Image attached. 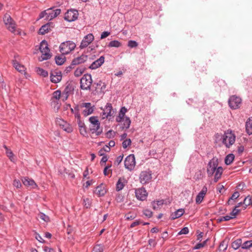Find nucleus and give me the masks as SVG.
I'll return each mask as SVG.
<instances>
[{
  "instance_id": "nucleus-31",
  "label": "nucleus",
  "mask_w": 252,
  "mask_h": 252,
  "mask_svg": "<svg viewBox=\"0 0 252 252\" xmlns=\"http://www.w3.org/2000/svg\"><path fill=\"white\" fill-rule=\"evenodd\" d=\"M246 130L248 134H252V119L250 118L246 122Z\"/></svg>"
},
{
  "instance_id": "nucleus-61",
  "label": "nucleus",
  "mask_w": 252,
  "mask_h": 252,
  "mask_svg": "<svg viewBox=\"0 0 252 252\" xmlns=\"http://www.w3.org/2000/svg\"><path fill=\"white\" fill-rule=\"evenodd\" d=\"M124 196L121 194H118L116 197V200L118 202L123 201Z\"/></svg>"
},
{
  "instance_id": "nucleus-35",
  "label": "nucleus",
  "mask_w": 252,
  "mask_h": 252,
  "mask_svg": "<svg viewBox=\"0 0 252 252\" xmlns=\"http://www.w3.org/2000/svg\"><path fill=\"white\" fill-rule=\"evenodd\" d=\"M234 155L233 154H229L227 155L225 158L224 162L226 165L231 164L234 159Z\"/></svg>"
},
{
  "instance_id": "nucleus-16",
  "label": "nucleus",
  "mask_w": 252,
  "mask_h": 252,
  "mask_svg": "<svg viewBox=\"0 0 252 252\" xmlns=\"http://www.w3.org/2000/svg\"><path fill=\"white\" fill-rule=\"evenodd\" d=\"M94 39V36L92 33H89L84 36L80 45L81 49L87 47Z\"/></svg>"
},
{
  "instance_id": "nucleus-13",
  "label": "nucleus",
  "mask_w": 252,
  "mask_h": 252,
  "mask_svg": "<svg viewBox=\"0 0 252 252\" xmlns=\"http://www.w3.org/2000/svg\"><path fill=\"white\" fill-rule=\"evenodd\" d=\"M125 167L126 168L131 170L135 165V159L134 155L128 156L125 160Z\"/></svg>"
},
{
  "instance_id": "nucleus-29",
  "label": "nucleus",
  "mask_w": 252,
  "mask_h": 252,
  "mask_svg": "<svg viewBox=\"0 0 252 252\" xmlns=\"http://www.w3.org/2000/svg\"><path fill=\"white\" fill-rule=\"evenodd\" d=\"M223 171L222 167L221 166H219L217 167V169L215 171V177H214V182L215 183L217 182L218 180L220 178L221 176L222 175Z\"/></svg>"
},
{
  "instance_id": "nucleus-51",
  "label": "nucleus",
  "mask_w": 252,
  "mask_h": 252,
  "mask_svg": "<svg viewBox=\"0 0 252 252\" xmlns=\"http://www.w3.org/2000/svg\"><path fill=\"white\" fill-rule=\"evenodd\" d=\"M106 137L107 138L110 139L113 138L115 135V132L113 130H109L105 134Z\"/></svg>"
},
{
  "instance_id": "nucleus-25",
  "label": "nucleus",
  "mask_w": 252,
  "mask_h": 252,
  "mask_svg": "<svg viewBox=\"0 0 252 252\" xmlns=\"http://www.w3.org/2000/svg\"><path fill=\"white\" fill-rule=\"evenodd\" d=\"M185 213V210L183 209H179L172 213L170 215V219L171 220H174L181 217Z\"/></svg>"
},
{
  "instance_id": "nucleus-41",
  "label": "nucleus",
  "mask_w": 252,
  "mask_h": 252,
  "mask_svg": "<svg viewBox=\"0 0 252 252\" xmlns=\"http://www.w3.org/2000/svg\"><path fill=\"white\" fill-rule=\"evenodd\" d=\"M13 64L15 68L19 72H22V71H24V66L19 64L17 61H14Z\"/></svg>"
},
{
  "instance_id": "nucleus-55",
  "label": "nucleus",
  "mask_w": 252,
  "mask_h": 252,
  "mask_svg": "<svg viewBox=\"0 0 252 252\" xmlns=\"http://www.w3.org/2000/svg\"><path fill=\"white\" fill-rule=\"evenodd\" d=\"M128 46L130 48H135L137 47L138 43L134 40H129L128 42Z\"/></svg>"
},
{
  "instance_id": "nucleus-5",
  "label": "nucleus",
  "mask_w": 252,
  "mask_h": 252,
  "mask_svg": "<svg viewBox=\"0 0 252 252\" xmlns=\"http://www.w3.org/2000/svg\"><path fill=\"white\" fill-rule=\"evenodd\" d=\"M92 83L91 75L85 74L80 79V88L84 90H91Z\"/></svg>"
},
{
  "instance_id": "nucleus-56",
  "label": "nucleus",
  "mask_w": 252,
  "mask_h": 252,
  "mask_svg": "<svg viewBox=\"0 0 252 252\" xmlns=\"http://www.w3.org/2000/svg\"><path fill=\"white\" fill-rule=\"evenodd\" d=\"M143 214L148 218H150L153 216V212L148 209H145L143 211Z\"/></svg>"
},
{
  "instance_id": "nucleus-3",
  "label": "nucleus",
  "mask_w": 252,
  "mask_h": 252,
  "mask_svg": "<svg viewBox=\"0 0 252 252\" xmlns=\"http://www.w3.org/2000/svg\"><path fill=\"white\" fill-rule=\"evenodd\" d=\"M39 50L42 53L41 59L40 61L47 60L51 57V55L50 54V49L48 48V44L47 42L44 40L40 42Z\"/></svg>"
},
{
  "instance_id": "nucleus-24",
  "label": "nucleus",
  "mask_w": 252,
  "mask_h": 252,
  "mask_svg": "<svg viewBox=\"0 0 252 252\" xmlns=\"http://www.w3.org/2000/svg\"><path fill=\"white\" fill-rule=\"evenodd\" d=\"M77 123L80 134L83 136H86L87 135V131L84 123L79 120L77 121Z\"/></svg>"
},
{
  "instance_id": "nucleus-28",
  "label": "nucleus",
  "mask_w": 252,
  "mask_h": 252,
  "mask_svg": "<svg viewBox=\"0 0 252 252\" xmlns=\"http://www.w3.org/2000/svg\"><path fill=\"white\" fill-rule=\"evenodd\" d=\"M65 54H62L61 55L56 56L55 57L56 63L58 65H61L64 63L66 61V58L64 56Z\"/></svg>"
},
{
  "instance_id": "nucleus-57",
  "label": "nucleus",
  "mask_w": 252,
  "mask_h": 252,
  "mask_svg": "<svg viewBox=\"0 0 252 252\" xmlns=\"http://www.w3.org/2000/svg\"><path fill=\"white\" fill-rule=\"evenodd\" d=\"M127 112V109L125 107H122L120 111L119 115L125 117V114Z\"/></svg>"
},
{
  "instance_id": "nucleus-19",
  "label": "nucleus",
  "mask_w": 252,
  "mask_h": 252,
  "mask_svg": "<svg viewBox=\"0 0 252 252\" xmlns=\"http://www.w3.org/2000/svg\"><path fill=\"white\" fill-rule=\"evenodd\" d=\"M81 107L86 108V109L84 110L82 112L83 115L85 117L92 114L94 111L93 107L91 106V103L90 102L82 103Z\"/></svg>"
},
{
  "instance_id": "nucleus-7",
  "label": "nucleus",
  "mask_w": 252,
  "mask_h": 252,
  "mask_svg": "<svg viewBox=\"0 0 252 252\" xmlns=\"http://www.w3.org/2000/svg\"><path fill=\"white\" fill-rule=\"evenodd\" d=\"M218 163V159L217 158H213L210 160L207 168V172L209 177L213 176L215 173Z\"/></svg>"
},
{
  "instance_id": "nucleus-34",
  "label": "nucleus",
  "mask_w": 252,
  "mask_h": 252,
  "mask_svg": "<svg viewBox=\"0 0 252 252\" xmlns=\"http://www.w3.org/2000/svg\"><path fill=\"white\" fill-rule=\"evenodd\" d=\"M228 246V241L226 240L221 241L219 246V251L220 252H224Z\"/></svg>"
},
{
  "instance_id": "nucleus-4",
  "label": "nucleus",
  "mask_w": 252,
  "mask_h": 252,
  "mask_svg": "<svg viewBox=\"0 0 252 252\" xmlns=\"http://www.w3.org/2000/svg\"><path fill=\"white\" fill-rule=\"evenodd\" d=\"M76 47V44L72 41H66L62 43L60 46V51L63 54H68Z\"/></svg>"
},
{
  "instance_id": "nucleus-62",
  "label": "nucleus",
  "mask_w": 252,
  "mask_h": 252,
  "mask_svg": "<svg viewBox=\"0 0 252 252\" xmlns=\"http://www.w3.org/2000/svg\"><path fill=\"white\" fill-rule=\"evenodd\" d=\"M110 34V32H107V31L103 32H102V33L101 34L100 38L101 39H104V38L107 37Z\"/></svg>"
},
{
  "instance_id": "nucleus-48",
  "label": "nucleus",
  "mask_w": 252,
  "mask_h": 252,
  "mask_svg": "<svg viewBox=\"0 0 252 252\" xmlns=\"http://www.w3.org/2000/svg\"><path fill=\"white\" fill-rule=\"evenodd\" d=\"M252 247V245L251 240L247 241L242 245V248L243 249H249Z\"/></svg>"
},
{
  "instance_id": "nucleus-37",
  "label": "nucleus",
  "mask_w": 252,
  "mask_h": 252,
  "mask_svg": "<svg viewBox=\"0 0 252 252\" xmlns=\"http://www.w3.org/2000/svg\"><path fill=\"white\" fill-rule=\"evenodd\" d=\"M240 194L238 191H235L232 195V196L229 198L227 203L228 205H232L233 204V202L232 200H234L239 197Z\"/></svg>"
},
{
  "instance_id": "nucleus-10",
  "label": "nucleus",
  "mask_w": 252,
  "mask_h": 252,
  "mask_svg": "<svg viewBox=\"0 0 252 252\" xmlns=\"http://www.w3.org/2000/svg\"><path fill=\"white\" fill-rule=\"evenodd\" d=\"M241 98L235 95L231 96L228 99L229 107L232 109H236L240 107L241 103Z\"/></svg>"
},
{
  "instance_id": "nucleus-60",
  "label": "nucleus",
  "mask_w": 252,
  "mask_h": 252,
  "mask_svg": "<svg viewBox=\"0 0 252 252\" xmlns=\"http://www.w3.org/2000/svg\"><path fill=\"white\" fill-rule=\"evenodd\" d=\"M123 158V155L122 156H119L118 157L115 161V164L119 165L122 161Z\"/></svg>"
},
{
  "instance_id": "nucleus-63",
  "label": "nucleus",
  "mask_w": 252,
  "mask_h": 252,
  "mask_svg": "<svg viewBox=\"0 0 252 252\" xmlns=\"http://www.w3.org/2000/svg\"><path fill=\"white\" fill-rule=\"evenodd\" d=\"M13 185L17 188H20L21 187V183L20 181L15 180L13 182Z\"/></svg>"
},
{
  "instance_id": "nucleus-21",
  "label": "nucleus",
  "mask_w": 252,
  "mask_h": 252,
  "mask_svg": "<svg viewBox=\"0 0 252 252\" xmlns=\"http://www.w3.org/2000/svg\"><path fill=\"white\" fill-rule=\"evenodd\" d=\"M88 59V56L82 54L81 56L74 58L72 61V65H77L79 64L84 63L86 62Z\"/></svg>"
},
{
  "instance_id": "nucleus-64",
  "label": "nucleus",
  "mask_w": 252,
  "mask_h": 252,
  "mask_svg": "<svg viewBox=\"0 0 252 252\" xmlns=\"http://www.w3.org/2000/svg\"><path fill=\"white\" fill-rule=\"evenodd\" d=\"M75 66V65H72L71 63L70 65L66 67L64 71L66 73H67L69 72L73 68H74Z\"/></svg>"
},
{
  "instance_id": "nucleus-38",
  "label": "nucleus",
  "mask_w": 252,
  "mask_h": 252,
  "mask_svg": "<svg viewBox=\"0 0 252 252\" xmlns=\"http://www.w3.org/2000/svg\"><path fill=\"white\" fill-rule=\"evenodd\" d=\"M244 209H246L248 206L252 204V196L248 195L246 197L243 201Z\"/></svg>"
},
{
  "instance_id": "nucleus-50",
  "label": "nucleus",
  "mask_w": 252,
  "mask_h": 252,
  "mask_svg": "<svg viewBox=\"0 0 252 252\" xmlns=\"http://www.w3.org/2000/svg\"><path fill=\"white\" fill-rule=\"evenodd\" d=\"M208 240V239H207L205 241H204L202 243H200L197 244L195 245V246L193 248V249L197 250V249H200V248H203V247H204L206 245Z\"/></svg>"
},
{
  "instance_id": "nucleus-44",
  "label": "nucleus",
  "mask_w": 252,
  "mask_h": 252,
  "mask_svg": "<svg viewBox=\"0 0 252 252\" xmlns=\"http://www.w3.org/2000/svg\"><path fill=\"white\" fill-rule=\"evenodd\" d=\"M241 210L238 209L234 208L233 210L230 212L229 217L231 219H233L236 218V216L240 212Z\"/></svg>"
},
{
  "instance_id": "nucleus-18",
  "label": "nucleus",
  "mask_w": 252,
  "mask_h": 252,
  "mask_svg": "<svg viewBox=\"0 0 252 252\" xmlns=\"http://www.w3.org/2000/svg\"><path fill=\"white\" fill-rule=\"evenodd\" d=\"M62 78V75L61 71H51L50 73V80L54 83L60 82Z\"/></svg>"
},
{
  "instance_id": "nucleus-2",
  "label": "nucleus",
  "mask_w": 252,
  "mask_h": 252,
  "mask_svg": "<svg viewBox=\"0 0 252 252\" xmlns=\"http://www.w3.org/2000/svg\"><path fill=\"white\" fill-rule=\"evenodd\" d=\"M236 136L231 130H227L222 136V142L227 148H229L235 141Z\"/></svg>"
},
{
  "instance_id": "nucleus-33",
  "label": "nucleus",
  "mask_w": 252,
  "mask_h": 252,
  "mask_svg": "<svg viewBox=\"0 0 252 252\" xmlns=\"http://www.w3.org/2000/svg\"><path fill=\"white\" fill-rule=\"evenodd\" d=\"M3 148L5 150V153L6 156L9 158V159L11 161H13L14 160V154L12 151L9 149L6 145H3Z\"/></svg>"
},
{
  "instance_id": "nucleus-46",
  "label": "nucleus",
  "mask_w": 252,
  "mask_h": 252,
  "mask_svg": "<svg viewBox=\"0 0 252 252\" xmlns=\"http://www.w3.org/2000/svg\"><path fill=\"white\" fill-rule=\"evenodd\" d=\"M92 200L88 198L83 199L84 206L87 209L91 208L92 206Z\"/></svg>"
},
{
  "instance_id": "nucleus-27",
  "label": "nucleus",
  "mask_w": 252,
  "mask_h": 252,
  "mask_svg": "<svg viewBox=\"0 0 252 252\" xmlns=\"http://www.w3.org/2000/svg\"><path fill=\"white\" fill-rule=\"evenodd\" d=\"M103 111L106 112L107 116H112L115 113V111L113 109L112 105L110 103H107L103 109Z\"/></svg>"
},
{
  "instance_id": "nucleus-43",
  "label": "nucleus",
  "mask_w": 252,
  "mask_h": 252,
  "mask_svg": "<svg viewBox=\"0 0 252 252\" xmlns=\"http://www.w3.org/2000/svg\"><path fill=\"white\" fill-rule=\"evenodd\" d=\"M122 43L119 42V41L118 40H113V41H110L108 45V46L109 47H121L122 46Z\"/></svg>"
},
{
  "instance_id": "nucleus-26",
  "label": "nucleus",
  "mask_w": 252,
  "mask_h": 252,
  "mask_svg": "<svg viewBox=\"0 0 252 252\" xmlns=\"http://www.w3.org/2000/svg\"><path fill=\"white\" fill-rule=\"evenodd\" d=\"M23 184L26 186H30L32 188H35L37 187L36 184L34 182V181L31 179L25 177L22 180Z\"/></svg>"
},
{
  "instance_id": "nucleus-23",
  "label": "nucleus",
  "mask_w": 252,
  "mask_h": 252,
  "mask_svg": "<svg viewBox=\"0 0 252 252\" xmlns=\"http://www.w3.org/2000/svg\"><path fill=\"white\" fill-rule=\"evenodd\" d=\"M95 194H96L98 196H103L106 193V189L105 188V186L103 184H101L99 186H98L96 188L94 191Z\"/></svg>"
},
{
  "instance_id": "nucleus-54",
  "label": "nucleus",
  "mask_w": 252,
  "mask_h": 252,
  "mask_svg": "<svg viewBox=\"0 0 252 252\" xmlns=\"http://www.w3.org/2000/svg\"><path fill=\"white\" fill-rule=\"evenodd\" d=\"M61 92L60 90L54 92L53 94V98L59 100L61 97Z\"/></svg>"
},
{
  "instance_id": "nucleus-12",
  "label": "nucleus",
  "mask_w": 252,
  "mask_h": 252,
  "mask_svg": "<svg viewBox=\"0 0 252 252\" xmlns=\"http://www.w3.org/2000/svg\"><path fill=\"white\" fill-rule=\"evenodd\" d=\"M135 193L136 198L140 201L146 200L148 194L147 190L144 187L135 189Z\"/></svg>"
},
{
  "instance_id": "nucleus-39",
  "label": "nucleus",
  "mask_w": 252,
  "mask_h": 252,
  "mask_svg": "<svg viewBox=\"0 0 252 252\" xmlns=\"http://www.w3.org/2000/svg\"><path fill=\"white\" fill-rule=\"evenodd\" d=\"M241 246H242V240L241 239H238L232 243V247L234 250L238 249Z\"/></svg>"
},
{
  "instance_id": "nucleus-11",
  "label": "nucleus",
  "mask_w": 252,
  "mask_h": 252,
  "mask_svg": "<svg viewBox=\"0 0 252 252\" xmlns=\"http://www.w3.org/2000/svg\"><path fill=\"white\" fill-rule=\"evenodd\" d=\"M56 123L61 128L68 133H70L73 131L72 126L61 118H57L56 120Z\"/></svg>"
},
{
  "instance_id": "nucleus-14",
  "label": "nucleus",
  "mask_w": 252,
  "mask_h": 252,
  "mask_svg": "<svg viewBox=\"0 0 252 252\" xmlns=\"http://www.w3.org/2000/svg\"><path fill=\"white\" fill-rule=\"evenodd\" d=\"M3 21L6 25L8 26V29L11 32L15 31V22L11 16L7 14H5L3 17Z\"/></svg>"
},
{
  "instance_id": "nucleus-47",
  "label": "nucleus",
  "mask_w": 252,
  "mask_h": 252,
  "mask_svg": "<svg viewBox=\"0 0 252 252\" xmlns=\"http://www.w3.org/2000/svg\"><path fill=\"white\" fill-rule=\"evenodd\" d=\"M93 251L94 252H103L104 246L100 244H97L94 247Z\"/></svg>"
},
{
  "instance_id": "nucleus-9",
  "label": "nucleus",
  "mask_w": 252,
  "mask_h": 252,
  "mask_svg": "<svg viewBox=\"0 0 252 252\" xmlns=\"http://www.w3.org/2000/svg\"><path fill=\"white\" fill-rule=\"evenodd\" d=\"M152 172L149 169L142 171L139 175L140 182L142 184H148L152 179Z\"/></svg>"
},
{
  "instance_id": "nucleus-20",
  "label": "nucleus",
  "mask_w": 252,
  "mask_h": 252,
  "mask_svg": "<svg viewBox=\"0 0 252 252\" xmlns=\"http://www.w3.org/2000/svg\"><path fill=\"white\" fill-rule=\"evenodd\" d=\"M104 57L102 56L99 59L94 61L89 67L91 69H95L100 67L104 62Z\"/></svg>"
},
{
  "instance_id": "nucleus-32",
  "label": "nucleus",
  "mask_w": 252,
  "mask_h": 252,
  "mask_svg": "<svg viewBox=\"0 0 252 252\" xmlns=\"http://www.w3.org/2000/svg\"><path fill=\"white\" fill-rule=\"evenodd\" d=\"M122 122H123V124L122 128L123 129H128L129 127L131 124V121L130 120V118L127 117H125Z\"/></svg>"
},
{
  "instance_id": "nucleus-53",
  "label": "nucleus",
  "mask_w": 252,
  "mask_h": 252,
  "mask_svg": "<svg viewBox=\"0 0 252 252\" xmlns=\"http://www.w3.org/2000/svg\"><path fill=\"white\" fill-rule=\"evenodd\" d=\"M131 143V140L130 139H126L124 140L122 143L123 147L124 149H126L128 146L130 145Z\"/></svg>"
},
{
  "instance_id": "nucleus-17",
  "label": "nucleus",
  "mask_w": 252,
  "mask_h": 252,
  "mask_svg": "<svg viewBox=\"0 0 252 252\" xmlns=\"http://www.w3.org/2000/svg\"><path fill=\"white\" fill-rule=\"evenodd\" d=\"M54 25L53 23L49 22L47 24L43 25L39 29L38 33L41 35H44L46 33H48L51 30V28H53Z\"/></svg>"
},
{
  "instance_id": "nucleus-45",
  "label": "nucleus",
  "mask_w": 252,
  "mask_h": 252,
  "mask_svg": "<svg viewBox=\"0 0 252 252\" xmlns=\"http://www.w3.org/2000/svg\"><path fill=\"white\" fill-rule=\"evenodd\" d=\"M125 186V184L122 182V179L119 178L117 184H116V190L117 191H120L122 190Z\"/></svg>"
},
{
  "instance_id": "nucleus-1",
  "label": "nucleus",
  "mask_w": 252,
  "mask_h": 252,
  "mask_svg": "<svg viewBox=\"0 0 252 252\" xmlns=\"http://www.w3.org/2000/svg\"><path fill=\"white\" fill-rule=\"evenodd\" d=\"M90 125L89 130L92 134L95 133L96 136L102 133V128H100V123L96 116H92L89 118Z\"/></svg>"
},
{
  "instance_id": "nucleus-30",
  "label": "nucleus",
  "mask_w": 252,
  "mask_h": 252,
  "mask_svg": "<svg viewBox=\"0 0 252 252\" xmlns=\"http://www.w3.org/2000/svg\"><path fill=\"white\" fill-rule=\"evenodd\" d=\"M74 86L73 85V84L71 82H67L66 84L65 88L63 93L64 94H70L74 91Z\"/></svg>"
},
{
  "instance_id": "nucleus-36",
  "label": "nucleus",
  "mask_w": 252,
  "mask_h": 252,
  "mask_svg": "<svg viewBox=\"0 0 252 252\" xmlns=\"http://www.w3.org/2000/svg\"><path fill=\"white\" fill-rule=\"evenodd\" d=\"M152 208L154 210H158L160 206H162L163 204V200H158V201H154L152 202Z\"/></svg>"
},
{
  "instance_id": "nucleus-8",
  "label": "nucleus",
  "mask_w": 252,
  "mask_h": 252,
  "mask_svg": "<svg viewBox=\"0 0 252 252\" xmlns=\"http://www.w3.org/2000/svg\"><path fill=\"white\" fill-rule=\"evenodd\" d=\"M78 11L75 9L68 10L64 14V19L69 22L76 20L78 17Z\"/></svg>"
},
{
  "instance_id": "nucleus-58",
  "label": "nucleus",
  "mask_w": 252,
  "mask_h": 252,
  "mask_svg": "<svg viewBox=\"0 0 252 252\" xmlns=\"http://www.w3.org/2000/svg\"><path fill=\"white\" fill-rule=\"evenodd\" d=\"M189 228L187 227H185L180 230L178 234H187L189 233Z\"/></svg>"
},
{
  "instance_id": "nucleus-49",
  "label": "nucleus",
  "mask_w": 252,
  "mask_h": 252,
  "mask_svg": "<svg viewBox=\"0 0 252 252\" xmlns=\"http://www.w3.org/2000/svg\"><path fill=\"white\" fill-rule=\"evenodd\" d=\"M38 217L45 222H48L50 221L49 217L43 213L40 212L38 214Z\"/></svg>"
},
{
  "instance_id": "nucleus-59",
  "label": "nucleus",
  "mask_w": 252,
  "mask_h": 252,
  "mask_svg": "<svg viewBox=\"0 0 252 252\" xmlns=\"http://www.w3.org/2000/svg\"><path fill=\"white\" fill-rule=\"evenodd\" d=\"M142 223V221H140L139 220H136L130 224V227L133 228L140 224H141Z\"/></svg>"
},
{
  "instance_id": "nucleus-22",
  "label": "nucleus",
  "mask_w": 252,
  "mask_h": 252,
  "mask_svg": "<svg viewBox=\"0 0 252 252\" xmlns=\"http://www.w3.org/2000/svg\"><path fill=\"white\" fill-rule=\"evenodd\" d=\"M207 191V188L205 186L196 197L195 201L197 204L201 203Z\"/></svg>"
},
{
  "instance_id": "nucleus-15",
  "label": "nucleus",
  "mask_w": 252,
  "mask_h": 252,
  "mask_svg": "<svg viewBox=\"0 0 252 252\" xmlns=\"http://www.w3.org/2000/svg\"><path fill=\"white\" fill-rule=\"evenodd\" d=\"M55 7L53 6L51 8L47 9V16L46 17V20H51L58 16L61 12L60 9H56L54 10Z\"/></svg>"
},
{
  "instance_id": "nucleus-6",
  "label": "nucleus",
  "mask_w": 252,
  "mask_h": 252,
  "mask_svg": "<svg viewBox=\"0 0 252 252\" xmlns=\"http://www.w3.org/2000/svg\"><path fill=\"white\" fill-rule=\"evenodd\" d=\"M93 93L94 94H104L106 88L105 83L99 80L97 82H94L92 85Z\"/></svg>"
},
{
  "instance_id": "nucleus-42",
  "label": "nucleus",
  "mask_w": 252,
  "mask_h": 252,
  "mask_svg": "<svg viewBox=\"0 0 252 252\" xmlns=\"http://www.w3.org/2000/svg\"><path fill=\"white\" fill-rule=\"evenodd\" d=\"M85 70V67L80 66L78 67L74 72V75L76 77H79Z\"/></svg>"
},
{
  "instance_id": "nucleus-52",
  "label": "nucleus",
  "mask_w": 252,
  "mask_h": 252,
  "mask_svg": "<svg viewBox=\"0 0 252 252\" xmlns=\"http://www.w3.org/2000/svg\"><path fill=\"white\" fill-rule=\"evenodd\" d=\"M230 220H231V218L229 217V216L226 215L218 218L217 221L218 222H220L223 221H228Z\"/></svg>"
},
{
  "instance_id": "nucleus-40",
  "label": "nucleus",
  "mask_w": 252,
  "mask_h": 252,
  "mask_svg": "<svg viewBox=\"0 0 252 252\" xmlns=\"http://www.w3.org/2000/svg\"><path fill=\"white\" fill-rule=\"evenodd\" d=\"M36 71L37 74L44 77H47L48 75V73L46 70L40 67H37L36 68Z\"/></svg>"
}]
</instances>
